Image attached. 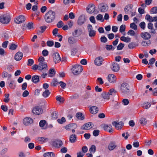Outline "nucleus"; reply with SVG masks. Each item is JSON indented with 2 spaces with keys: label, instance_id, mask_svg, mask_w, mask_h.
<instances>
[{
  "label": "nucleus",
  "instance_id": "6ab92c4d",
  "mask_svg": "<svg viewBox=\"0 0 157 157\" xmlns=\"http://www.w3.org/2000/svg\"><path fill=\"white\" fill-rule=\"evenodd\" d=\"M33 113L35 114L39 115L43 112L42 109L39 107L34 108L32 110Z\"/></svg>",
  "mask_w": 157,
  "mask_h": 157
},
{
  "label": "nucleus",
  "instance_id": "f257e3e1",
  "mask_svg": "<svg viewBox=\"0 0 157 157\" xmlns=\"http://www.w3.org/2000/svg\"><path fill=\"white\" fill-rule=\"evenodd\" d=\"M56 13L55 12L50 10L47 12L44 15V18L45 22L48 23L53 22L55 19Z\"/></svg>",
  "mask_w": 157,
  "mask_h": 157
},
{
  "label": "nucleus",
  "instance_id": "aec40b11",
  "mask_svg": "<svg viewBox=\"0 0 157 157\" xmlns=\"http://www.w3.org/2000/svg\"><path fill=\"white\" fill-rule=\"evenodd\" d=\"M140 36L144 40H147L150 39L151 35L150 33L147 32H143L141 33Z\"/></svg>",
  "mask_w": 157,
  "mask_h": 157
},
{
  "label": "nucleus",
  "instance_id": "49530a36",
  "mask_svg": "<svg viewBox=\"0 0 157 157\" xmlns=\"http://www.w3.org/2000/svg\"><path fill=\"white\" fill-rule=\"evenodd\" d=\"M96 147L95 145H92L89 149V151L90 152L94 153L96 151Z\"/></svg>",
  "mask_w": 157,
  "mask_h": 157
},
{
  "label": "nucleus",
  "instance_id": "473e14b6",
  "mask_svg": "<svg viewBox=\"0 0 157 157\" xmlns=\"http://www.w3.org/2000/svg\"><path fill=\"white\" fill-rule=\"evenodd\" d=\"M76 117L78 119L83 120L84 119V117L81 113H78L76 115Z\"/></svg>",
  "mask_w": 157,
  "mask_h": 157
},
{
  "label": "nucleus",
  "instance_id": "79ce46f5",
  "mask_svg": "<svg viewBox=\"0 0 157 157\" xmlns=\"http://www.w3.org/2000/svg\"><path fill=\"white\" fill-rule=\"evenodd\" d=\"M140 124L142 125H144L147 123L146 119L145 118H142L140 119Z\"/></svg>",
  "mask_w": 157,
  "mask_h": 157
},
{
  "label": "nucleus",
  "instance_id": "393cba45",
  "mask_svg": "<svg viewBox=\"0 0 157 157\" xmlns=\"http://www.w3.org/2000/svg\"><path fill=\"white\" fill-rule=\"evenodd\" d=\"M90 111L92 114H95L98 112V109L97 107L93 106L90 108Z\"/></svg>",
  "mask_w": 157,
  "mask_h": 157
},
{
  "label": "nucleus",
  "instance_id": "8fccbe9b",
  "mask_svg": "<svg viewBox=\"0 0 157 157\" xmlns=\"http://www.w3.org/2000/svg\"><path fill=\"white\" fill-rule=\"evenodd\" d=\"M124 44L122 43H120L117 46V49L118 50H122L123 48L124 47Z\"/></svg>",
  "mask_w": 157,
  "mask_h": 157
},
{
  "label": "nucleus",
  "instance_id": "412c9836",
  "mask_svg": "<svg viewBox=\"0 0 157 157\" xmlns=\"http://www.w3.org/2000/svg\"><path fill=\"white\" fill-rule=\"evenodd\" d=\"M32 69L34 70H36L37 69L41 71H45L47 70L45 69L42 66H41L39 64L38 65L34 64L32 66Z\"/></svg>",
  "mask_w": 157,
  "mask_h": 157
},
{
  "label": "nucleus",
  "instance_id": "b1692460",
  "mask_svg": "<svg viewBox=\"0 0 157 157\" xmlns=\"http://www.w3.org/2000/svg\"><path fill=\"white\" fill-rule=\"evenodd\" d=\"M104 128L105 130L109 132H111L113 131V129L112 128V126L110 124L105 125L104 126Z\"/></svg>",
  "mask_w": 157,
  "mask_h": 157
},
{
  "label": "nucleus",
  "instance_id": "9d476101",
  "mask_svg": "<svg viewBox=\"0 0 157 157\" xmlns=\"http://www.w3.org/2000/svg\"><path fill=\"white\" fill-rule=\"evenodd\" d=\"M117 147L116 142L115 141H112L110 142L108 148L110 151H112L116 149Z\"/></svg>",
  "mask_w": 157,
  "mask_h": 157
},
{
  "label": "nucleus",
  "instance_id": "e2e57ef3",
  "mask_svg": "<svg viewBox=\"0 0 157 157\" xmlns=\"http://www.w3.org/2000/svg\"><path fill=\"white\" fill-rule=\"evenodd\" d=\"M52 118L53 119H56L58 117V114L56 112H53L52 114Z\"/></svg>",
  "mask_w": 157,
  "mask_h": 157
},
{
  "label": "nucleus",
  "instance_id": "a211bd4d",
  "mask_svg": "<svg viewBox=\"0 0 157 157\" xmlns=\"http://www.w3.org/2000/svg\"><path fill=\"white\" fill-rule=\"evenodd\" d=\"M108 80L109 82L114 83L116 82V78L113 74H109L108 76Z\"/></svg>",
  "mask_w": 157,
  "mask_h": 157
},
{
  "label": "nucleus",
  "instance_id": "774afa93",
  "mask_svg": "<svg viewBox=\"0 0 157 157\" xmlns=\"http://www.w3.org/2000/svg\"><path fill=\"white\" fill-rule=\"evenodd\" d=\"M1 108L4 111L6 112L8 110V107L6 105H2L1 106Z\"/></svg>",
  "mask_w": 157,
  "mask_h": 157
},
{
  "label": "nucleus",
  "instance_id": "5fc2aeb1",
  "mask_svg": "<svg viewBox=\"0 0 157 157\" xmlns=\"http://www.w3.org/2000/svg\"><path fill=\"white\" fill-rule=\"evenodd\" d=\"M56 100L60 102H63L64 101V99L63 98L60 96H57L56 97Z\"/></svg>",
  "mask_w": 157,
  "mask_h": 157
},
{
  "label": "nucleus",
  "instance_id": "0eeeda50",
  "mask_svg": "<svg viewBox=\"0 0 157 157\" xmlns=\"http://www.w3.org/2000/svg\"><path fill=\"white\" fill-rule=\"evenodd\" d=\"M87 29L89 32V36L91 37H94L95 35L96 31L93 30V27L91 25L89 24L87 26Z\"/></svg>",
  "mask_w": 157,
  "mask_h": 157
},
{
  "label": "nucleus",
  "instance_id": "ea45409f",
  "mask_svg": "<svg viewBox=\"0 0 157 157\" xmlns=\"http://www.w3.org/2000/svg\"><path fill=\"white\" fill-rule=\"evenodd\" d=\"M151 44V42L150 40L147 41H143L141 42V45L144 46H146L147 45H150Z\"/></svg>",
  "mask_w": 157,
  "mask_h": 157
},
{
  "label": "nucleus",
  "instance_id": "7c9ffc66",
  "mask_svg": "<svg viewBox=\"0 0 157 157\" xmlns=\"http://www.w3.org/2000/svg\"><path fill=\"white\" fill-rule=\"evenodd\" d=\"M55 154L53 152H48L45 153L43 154L44 157H55Z\"/></svg>",
  "mask_w": 157,
  "mask_h": 157
},
{
  "label": "nucleus",
  "instance_id": "f3484780",
  "mask_svg": "<svg viewBox=\"0 0 157 157\" xmlns=\"http://www.w3.org/2000/svg\"><path fill=\"white\" fill-rule=\"evenodd\" d=\"M111 68L113 71L117 72L120 69V67L117 63H113L111 64Z\"/></svg>",
  "mask_w": 157,
  "mask_h": 157
},
{
  "label": "nucleus",
  "instance_id": "a19ab883",
  "mask_svg": "<svg viewBox=\"0 0 157 157\" xmlns=\"http://www.w3.org/2000/svg\"><path fill=\"white\" fill-rule=\"evenodd\" d=\"M96 19L98 20L101 21V22H103L104 19H103L102 15L101 14H98L96 17Z\"/></svg>",
  "mask_w": 157,
  "mask_h": 157
},
{
  "label": "nucleus",
  "instance_id": "338daca9",
  "mask_svg": "<svg viewBox=\"0 0 157 157\" xmlns=\"http://www.w3.org/2000/svg\"><path fill=\"white\" fill-rule=\"evenodd\" d=\"M140 26L143 29H144L145 27V23L144 22H142L140 24Z\"/></svg>",
  "mask_w": 157,
  "mask_h": 157
},
{
  "label": "nucleus",
  "instance_id": "c85d7f7f",
  "mask_svg": "<svg viewBox=\"0 0 157 157\" xmlns=\"http://www.w3.org/2000/svg\"><path fill=\"white\" fill-rule=\"evenodd\" d=\"M32 82L34 83H37L39 82V76L36 75H35L32 76Z\"/></svg>",
  "mask_w": 157,
  "mask_h": 157
},
{
  "label": "nucleus",
  "instance_id": "052dcab7",
  "mask_svg": "<svg viewBox=\"0 0 157 157\" xmlns=\"http://www.w3.org/2000/svg\"><path fill=\"white\" fill-rule=\"evenodd\" d=\"M29 29H31L33 28V23L32 22H29L27 25Z\"/></svg>",
  "mask_w": 157,
  "mask_h": 157
},
{
  "label": "nucleus",
  "instance_id": "13d9d810",
  "mask_svg": "<svg viewBox=\"0 0 157 157\" xmlns=\"http://www.w3.org/2000/svg\"><path fill=\"white\" fill-rule=\"evenodd\" d=\"M151 13H157V7H155L152 8L151 10Z\"/></svg>",
  "mask_w": 157,
  "mask_h": 157
},
{
  "label": "nucleus",
  "instance_id": "a878e982",
  "mask_svg": "<svg viewBox=\"0 0 157 157\" xmlns=\"http://www.w3.org/2000/svg\"><path fill=\"white\" fill-rule=\"evenodd\" d=\"M85 21L86 20L84 16H81L79 17L78 23V25H81L85 22Z\"/></svg>",
  "mask_w": 157,
  "mask_h": 157
},
{
  "label": "nucleus",
  "instance_id": "39448f33",
  "mask_svg": "<svg viewBox=\"0 0 157 157\" xmlns=\"http://www.w3.org/2000/svg\"><path fill=\"white\" fill-rule=\"evenodd\" d=\"M25 20L24 16L20 15L14 19V22L17 24H20L24 22Z\"/></svg>",
  "mask_w": 157,
  "mask_h": 157
},
{
  "label": "nucleus",
  "instance_id": "3c124183",
  "mask_svg": "<svg viewBox=\"0 0 157 157\" xmlns=\"http://www.w3.org/2000/svg\"><path fill=\"white\" fill-rule=\"evenodd\" d=\"M151 104L150 103L147 102L143 104V107L144 109H147L151 106Z\"/></svg>",
  "mask_w": 157,
  "mask_h": 157
},
{
  "label": "nucleus",
  "instance_id": "bf43d9fd",
  "mask_svg": "<svg viewBox=\"0 0 157 157\" xmlns=\"http://www.w3.org/2000/svg\"><path fill=\"white\" fill-rule=\"evenodd\" d=\"M34 63V61L32 59H29L28 60L27 65L29 66L32 65Z\"/></svg>",
  "mask_w": 157,
  "mask_h": 157
},
{
  "label": "nucleus",
  "instance_id": "bb28decb",
  "mask_svg": "<svg viewBox=\"0 0 157 157\" xmlns=\"http://www.w3.org/2000/svg\"><path fill=\"white\" fill-rule=\"evenodd\" d=\"M121 40L124 42L129 43L131 41V39L129 36L125 37L124 36H122L120 38Z\"/></svg>",
  "mask_w": 157,
  "mask_h": 157
},
{
  "label": "nucleus",
  "instance_id": "ddd939ff",
  "mask_svg": "<svg viewBox=\"0 0 157 157\" xmlns=\"http://www.w3.org/2000/svg\"><path fill=\"white\" fill-rule=\"evenodd\" d=\"M33 123V120L30 117H26L23 120V123L25 126L29 125Z\"/></svg>",
  "mask_w": 157,
  "mask_h": 157
},
{
  "label": "nucleus",
  "instance_id": "7ed1b4c3",
  "mask_svg": "<svg viewBox=\"0 0 157 157\" xmlns=\"http://www.w3.org/2000/svg\"><path fill=\"white\" fill-rule=\"evenodd\" d=\"M120 90L122 94H128L130 92V86L127 83H123L121 85Z\"/></svg>",
  "mask_w": 157,
  "mask_h": 157
},
{
  "label": "nucleus",
  "instance_id": "c03bdc74",
  "mask_svg": "<svg viewBox=\"0 0 157 157\" xmlns=\"http://www.w3.org/2000/svg\"><path fill=\"white\" fill-rule=\"evenodd\" d=\"M116 93V91L113 89H111L109 91L108 93V94L110 96V95H114Z\"/></svg>",
  "mask_w": 157,
  "mask_h": 157
},
{
  "label": "nucleus",
  "instance_id": "864d4df0",
  "mask_svg": "<svg viewBox=\"0 0 157 157\" xmlns=\"http://www.w3.org/2000/svg\"><path fill=\"white\" fill-rule=\"evenodd\" d=\"M127 34L129 35L134 36L135 35V33L134 31L131 29L128 32Z\"/></svg>",
  "mask_w": 157,
  "mask_h": 157
},
{
  "label": "nucleus",
  "instance_id": "cd10ccee",
  "mask_svg": "<svg viewBox=\"0 0 157 157\" xmlns=\"http://www.w3.org/2000/svg\"><path fill=\"white\" fill-rule=\"evenodd\" d=\"M77 40L74 37L72 36L69 37L68 39V42L70 44H73L77 42Z\"/></svg>",
  "mask_w": 157,
  "mask_h": 157
},
{
  "label": "nucleus",
  "instance_id": "1a4fd4ad",
  "mask_svg": "<svg viewBox=\"0 0 157 157\" xmlns=\"http://www.w3.org/2000/svg\"><path fill=\"white\" fill-rule=\"evenodd\" d=\"M52 145L55 147L59 148L62 146L63 143L60 140H55L52 142Z\"/></svg>",
  "mask_w": 157,
  "mask_h": 157
},
{
  "label": "nucleus",
  "instance_id": "58836bf2",
  "mask_svg": "<svg viewBox=\"0 0 157 157\" xmlns=\"http://www.w3.org/2000/svg\"><path fill=\"white\" fill-rule=\"evenodd\" d=\"M50 94V92L48 90H46L43 93L42 95L44 98L47 97Z\"/></svg>",
  "mask_w": 157,
  "mask_h": 157
},
{
  "label": "nucleus",
  "instance_id": "c756f323",
  "mask_svg": "<svg viewBox=\"0 0 157 157\" xmlns=\"http://www.w3.org/2000/svg\"><path fill=\"white\" fill-rule=\"evenodd\" d=\"M12 75H11L9 74L7 72L4 71L2 74V76L3 78H8V79H10Z\"/></svg>",
  "mask_w": 157,
  "mask_h": 157
},
{
  "label": "nucleus",
  "instance_id": "9b49d317",
  "mask_svg": "<svg viewBox=\"0 0 157 157\" xmlns=\"http://www.w3.org/2000/svg\"><path fill=\"white\" fill-rule=\"evenodd\" d=\"M103 60V59L101 57H97L94 60V63L96 65L99 66L102 65Z\"/></svg>",
  "mask_w": 157,
  "mask_h": 157
},
{
  "label": "nucleus",
  "instance_id": "423d86ee",
  "mask_svg": "<svg viewBox=\"0 0 157 157\" xmlns=\"http://www.w3.org/2000/svg\"><path fill=\"white\" fill-rule=\"evenodd\" d=\"M10 21V17L8 16L5 15L0 17V21L3 24H7Z\"/></svg>",
  "mask_w": 157,
  "mask_h": 157
},
{
  "label": "nucleus",
  "instance_id": "f03ea898",
  "mask_svg": "<svg viewBox=\"0 0 157 157\" xmlns=\"http://www.w3.org/2000/svg\"><path fill=\"white\" fill-rule=\"evenodd\" d=\"M82 70V66L78 64L72 66L71 68L72 72L75 75H78L81 73Z\"/></svg>",
  "mask_w": 157,
  "mask_h": 157
},
{
  "label": "nucleus",
  "instance_id": "6e6552de",
  "mask_svg": "<svg viewBox=\"0 0 157 157\" xmlns=\"http://www.w3.org/2000/svg\"><path fill=\"white\" fill-rule=\"evenodd\" d=\"M53 60L55 63L59 62L61 60V59L59 54L57 52L54 53L52 54Z\"/></svg>",
  "mask_w": 157,
  "mask_h": 157
},
{
  "label": "nucleus",
  "instance_id": "20e7f679",
  "mask_svg": "<svg viewBox=\"0 0 157 157\" xmlns=\"http://www.w3.org/2000/svg\"><path fill=\"white\" fill-rule=\"evenodd\" d=\"M98 9L101 12L105 13L108 10V6L106 4L101 3L98 5Z\"/></svg>",
  "mask_w": 157,
  "mask_h": 157
},
{
  "label": "nucleus",
  "instance_id": "09e8293b",
  "mask_svg": "<svg viewBox=\"0 0 157 157\" xmlns=\"http://www.w3.org/2000/svg\"><path fill=\"white\" fill-rule=\"evenodd\" d=\"M82 33L81 30H76L74 32V35L75 36H80Z\"/></svg>",
  "mask_w": 157,
  "mask_h": 157
},
{
  "label": "nucleus",
  "instance_id": "e433bc0d",
  "mask_svg": "<svg viewBox=\"0 0 157 157\" xmlns=\"http://www.w3.org/2000/svg\"><path fill=\"white\" fill-rule=\"evenodd\" d=\"M55 74V72L53 69H51L49 71L48 76L49 77H52Z\"/></svg>",
  "mask_w": 157,
  "mask_h": 157
},
{
  "label": "nucleus",
  "instance_id": "4468645a",
  "mask_svg": "<svg viewBox=\"0 0 157 157\" xmlns=\"http://www.w3.org/2000/svg\"><path fill=\"white\" fill-rule=\"evenodd\" d=\"M113 125L118 130H120L123 126V123L122 122L114 121L112 122Z\"/></svg>",
  "mask_w": 157,
  "mask_h": 157
},
{
  "label": "nucleus",
  "instance_id": "c9c22d12",
  "mask_svg": "<svg viewBox=\"0 0 157 157\" xmlns=\"http://www.w3.org/2000/svg\"><path fill=\"white\" fill-rule=\"evenodd\" d=\"M102 98L104 99L109 100L110 98V96L107 93H104L101 94Z\"/></svg>",
  "mask_w": 157,
  "mask_h": 157
},
{
  "label": "nucleus",
  "instance_id": "6e6d98bb",
  "mask_svg": "<svg viewBox=\"0 0 157 157\" xmlns=\"http://www.w3.org/2000/svg\"><path fill=\"white\" fill-rule=\"evenodd\" d=\"M57 121L60 124H63L66 121L64 117H62L61 119H58L57 120Z\"/></svg>",
  "mask_w": 157,
  "mask_h": 157
},
{
  "label": "nucleus",
  "instance_id": "0e129e2a",
  "mask_svg": "<svg viewBox=\"0 0 157 157\" xmlns=\"http://www.w3.org/2000/svg\"><path fill=\"white\" fill-rule=\"evenodd\" d=\"M135 44L133 42H131L129 43L128 45V48L130 49L133 48L135 47Z\"/></svg>",
  "mask_w": 157,
  "mask_h": 157
},
{
  "label": "nucleus",
  "instance_id": "72a5a7b5",
  "mask_svg": "<svg viewBox=\"0 0 157 157\" xmlns=\"http://www.w3.org/2000/svg\"><path fill=\"white\" fill-rule=\"evenodd\" d=\"M76 136L74 135H71L70 137V141L72 143L75 142L76 140Z\"/></svg>",
  "mask_w": 157,
  "mask_h": 157
},
{
  "label": "nucleus",
  "instance_id": "dca6fc26",
  "mask_svg": "<svg viewBox=\"0 0 157 157\" xmlns=\"http://www.w3.org/2000/svg\"><path fill=\"white\" fill-rule=\"evenodd\" d=\"M95 7L93 4L89 5L86 8L87 12L89 13H93L95 10Z\"/></svg>",
  "mask_w": 157,
  "mask_h": 157
},
{
  "label": "nucleus",
  "instance_id": "5701e85b",
  "mask_svg": "<svg viewBox=\"0 0 157 157\" xmlns=\"http://www.w3.org/2000/svg\"><path fill=\"white\" fill-rule=\"evenodd\" d=\"M23 56V54L21 52H17L14 56L15 59L17 61L21 60Z\"/></svg>",
  "mask_w": 157,
  "mask_h": 157
},
{
  "label": "nucleus",
  "instance_id": "4be33fe9",
  "mask_svg": "<svg viewBox=\"0 0 157 157\" xmlns=\"http://www.w3.org/2000/svg\"><path fill=\"white\" fill-rule=\"evenodd\" d=\"M92 123L91 122H88L82 126L81 128L82 129L88 130L92 127Z\"/></svg>",
  "mask_w": 157,
  "mask_h": 157
},
{
  "label": "nucleus",
  "instance_id": "de8ad7c7",
  "mask_svg": "<svg viewBox=\"0 0 157 157\" xmlns=\"http://www.w3.org/2000/svg\"><path fill=\"white\" fill-rule=\"evenodd\" d=\"M130 28L135 30H136L137 29V26L134 23H132L130 24Z\"/></svg>",
  "mask_w": 157,
  "mask_h": 157
},
{
  "label": "nucleus",
  "instance_id": "2f4dec72",
  "mask_svg": "<svg viewBox=\"0 0 157 157\" xmlns=\"http://www.w3.org/2000/svg\"><path fill=\"white\" fill-rule=\"evenodd\" d=\"M16 86V83L14 81L11 80L9 84V86L10 89H14Z\"/></svg>",
  "mask_w": 157,
  "mask_h": 157
},
{
  "label": "nucleus",
  "instance_id": "37998d69",
  "mask_svg": "<svg viewBox=\"0 0 157 157\" xmlns=\"http://www.w3.org/2000/svg\"><path fill=\"white\" fill-rule=\"evenodd\" d=\"M10 94H5V98L4 99V101L8 103L10 101V98H9Z\"/></svg>",
  "mask_w": 157,
  "mask_h": 157
},
{
  "label": "nucleus",
  "instance_id": "680f3d73",
  "mask_svg": "<svg viewBox=\"0 0 157 157\" xmlns=\"http://www.w3.org/2000/svg\"><path fill=\"white\" fill-rule=\"evenodd\" d=\"M59 83L61 87L63 89L65 88L66 86V83L63 81H60Z\"/></svg>",
  "mask_w": 157,
  "mask_h": 157
},
{
  "label": "nucleus",
  "instance_id": "f8f14e48",
  "mask_svg": "<svg viewBox=\"0 0 157 157\" xmlns=\"http://www.w3.org/2000/svg\"><path fill=\"white\" fill-rule=\"evenodd\" d=\"M44 58L42 56L40 57L38 59V61L39 62V64L47 70L48 68L47 64L44 62Z\"/></svg>",
  "mask_w": 157,
  "mask_h": 157
},
{
  "label": "nucleus",
  "instance_id": "4c0bfd02",
  "mask_svg": "<svg viewBox=\"0 0 157 157\" xmlns=\"http://www.w3.org/2000/svg\"><path fill=\"white\" fill-rule=\"evenodd\" d=\"M126 27L125 25H121L119 31L121 33H122V34L124 35L125 34L123 33V32H124L125 30Z\"/></svg>",
  "mask_w": 157,
  "mask_h": 157
},
{
  "label": "nucleus",
  "instance_id": "2eb2a0df",
  "mask_svg": "<svg viewBox=\"0 0 157 157\" xmlns=\"http://www.w3.org/2000/svg\"><path fill=\"white\" fill-rule=\"evenodd\" d=\"M76 125L75 124H71L66 125L65 127L66 129L67 130H71L73 133L75 132L74 129L76 128Z\"/></svg>",
  "mask_w": 157,
  "mask_h": 157
},
{
  "label": "nucleus",
  "instance_id": "f704fd0d",
  "mask_svg": "<svg viewBox=\"0 0 157 157\" xmlns=\"http://www.w3.org/2000/svg\"><path fill=\"white\" fill-rule=\"evenodd\" d=\"M46 123V121L45 120H41L39 123V125L42 128V129H46V127H44L45 125V124Z\"/></svg>",
  "mask_w": 157,
  "mask_h": 157
},
{
  "label": "nucleus",
  "instance_id": "69168bd1",
  "mask_svg": "<svg viewBox=\"0 0 157 157\" xmlns=\"http://www.w3.org/2000/svg\"><path fill=\"white\" fill-rule=\"evenodd\" d=\"M122 102L124 105H127L129 103V101L128 99H124L122 100Z\"/></svg>",
  "mask_w": 157,
  "mask_h": 157
},
{
  "label": "nucleus",
  "instance_id": "a18cd8bd",
  "mask_svg": "<svg viewBox=\"0 0 157 157\" xmlns=\"http://www.w3.org/2000/svg\"><path fill=\"white\" fill-rule=\"evenodd\" d=\"M37 140L40 143L42 144L44 143L45 141L48 140V139L44 137H40L38 138Z\"/></svg>",
  "mask_w": 157,
  "mask_h": 157
},
{
  "label": "nucleus",
  "instance_id": "4d7b16f0",
  "mask_svg": "<svg viewBox=\"0 0 157 157\" xmlns=\"http://www.w3.org/2000/svg\"><path fill=\"white\" fill-rule=\"evenodd\" d=\"M17 47V45L14 44H12L10 45V49L12 50H15Z\"/></svg>",
  "mask_w": 157,
  "mask_h": 157
},
{
  "label": "nucleus",
  "instance_id": "603ef678",
  "mask_svg": "<svg viewBox=\"0 0 157 157\" xmlns=\"http://www.w3.org/2000/svg\"><path fill=\"white\" fill-rule=\"evenodd\" d=\"M145 19L149 22H153L152 17L149 15H147L145 17Z\"/></svg>",
  "mask_w": 157,
  "mask_h": 157
}]
</instances>
